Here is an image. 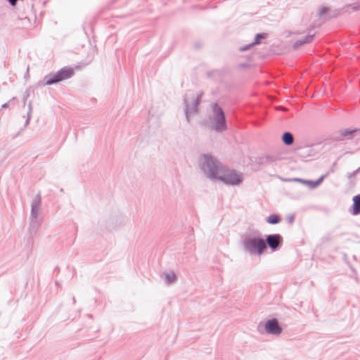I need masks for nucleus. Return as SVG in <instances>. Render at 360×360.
Wrapping results in <instances>:
<instances>
[{"mask_svg":"<svg viewBox=\"0 0 360 360\" xmlns=\"http://www.w3.org/2000/svg\"><path fill=\"white\" fill-rule=\"evenodd\" d=\"M202 157L200 169L208 179L233 186H238L243 181L242 172L223 165L210 154H203Z\"/></svg>","mask_w":360,"mask_h":360,"instance_id":"1","label":"nucleus"},{"mask_svg":"<svg viewBox=\"0 0 360 360\" xmlns=\"http://www.w3.org/2000/svg\"><path fill=\"white\" fill-rule=\"evenodd\" d=\"M244 250L250 255H261L266 250V245L259 233L247 235L242 241Z\"/></svg>","mask_w":360,"mask_h":360,"instance_id":"2","label":"nucleus"},{"mask_svg":"<svg viewBox=\"0 0 360 360\" xmlns=\"http://www.w3.org/2000/svg\"><path fill=\"white\" fill-rule=\"evenodd\" d=\"M75 75L74 69L70 66H65L56 72H51L44 76L42 81L39 82L41 86H50L68 79Z\"/></svg>","mask_w":360,"mask_h":360,"instance_id":"3","label":"nucleus"},{"mask_svg":"<svg viewBox=\"0 0 360 360\" xmlns=\"http://www.w3.org/2000/svg\"><path fill=\"white\" fill-rule=\"evenodd\" d=\"M212 112L210 119V128L216 132H223L227 129V121L225 112L218 103L211 104Z\"/></svg>","mask_w":360,"mask_h":360,"instance_id":"4","label":"nucleus"},{"mask_svg":"<svg viewBox=\"0 0 360 360\" xmlns=\"http://www.w3.org/2000/svg\"><path fill=\"white\" fill-rule=\"evenodd\" d=\"M264 241L266 248L269 247L272 252H276L282 247L283 239L281 234L273 233L266 235Z\"/></svg>","mask_w":360,"mask_h":360,"instance_id":"5","label":"nucleus"},{"mask_svg":"<svg viewBox=\"0 0 360 360\" xmlns=\"http://www.w3.org/2000/svg\"><path fill=\"white\" fill-rule=\"evenodd\" d=\"M264 328L268 335L277 336L283 332V328L276 318L268 319L264 324Z\"/></svg>","mask_w":360,"mask_h":360,"instance_id":"6","label":"nucleus"},{"mask_svg":"<svg viewBox=\"0 0 360 360\" xmlns=\"http://www.w3.org/2000/svg\"><path fill=\"white\" fill-rule=\"evenodd\" d=\"M202 92L198 94L194 98L191 105L188 103L186 96L184 97V108H188L189 111L193 114H196L199 111V106L202 101Z\"/></svg>","mask_w":360,"mask_h":360,"instance_id":"7","label":"nucleus"},{"mask_svg":"<svg viewBox=\"0 0 360 360\" xmlns=\"http://www.w3.org/2000/svg\"><path fill=\"white\" fill-rule=\"evenodd\" d=\"M360 131L359 128L342 129L338 131L339 136L336 137L337 141L352 140L354 133Z\"/></svg>","mask_w":360,"mask_h":360,"instance_id":"8","label":"nucleus"},{"mask_svg":"<svg viewBox=\"0 0 360 360\" xmlns=\"http://www.w3.org/2000/svg\"><path fill=\"white\" fill-rule=\"evenodd\" d=\"M314 37H315V33L311 34H309L304 36V37H302L300 39H297L292 44L293 50H297L301 46H302L305 44H309L311 43L312 41L314 40Z\"/></svg>","mask_w":360,"mask_h":360,"instance_id":"9","label":"nucleus"},{"mask_svg":"<svg viewBox=\"0 0 360 360\" xmlns=\"http://www.w3.org/2000/svg\"><path fill=\"white\" fill-rule=\"evenodd\" d=\"M40 226V221L38 219H31L28 233L29 238L28 242H30V239L32 240L34 236L37 233L38 229Z\"/></svg>","mask_w":360,"mask_h":360,"instance_id":"10","label":"nucleus"},{"mask_svg":"<svg viewBox=\"0 0 360 360\" xmlns=\"http://www.w3.org/2000/svg\"><path fill=\"white\" fill-rule=\"evenodd\" d=\"M329 175V172H326L325 174L321 175L316 180H304L303 184L308 186L309 188L314 189L317 188L323 181V179Z\"/></svg>","mask_w":360,"mask_h":360,"instance_id":"11","label":"nucleus"},{"mask_svg":"<svg viewBox=\"0 0 360 360\" xmlns=\"http://www.w3.org/2000/svg\"><path fill=\"white\" fill-rule=\"evenodd\" d=\"M352 205L350 208V212L352 215H358L360 214V194L356 195L352 198Z\"/></svg>","mask_w":360,"mask_h":360,"instance_id":"12","label":"nucleus"},{"mask_svg":"<svg viewBox=\"0 0 360 360\" xmlns=\"http://www.w3.org/2000/svg\"><path fill=\"white\" fill-rule=\"evenodd\" d=\"M278 160L276 155H266L262 157H259L257 159V163L261 165H266L270 163L274 162Z\"/></svg>","mask_w":360,"mask_h":360,"instance_id":"13","label":"nucleus"},{"mask_svg":"<svg viewBox=\"0 0 360 360\" xmlns=\"http://www.w3.org/2000/svg\"><path fill=\"white\" fill-rule=\"evenodd\" d=\"M281 141L285 146H290L294 143L295 138L290 131H285L281 135Z\"/></svg>","mask_w":360,"mask_h":360,"instance_id":"14","label":"nucleus"},{"mask_svg":"<svg viewBox=\"0 0 360 360\" xmlns=\"http://www.w3.org/2000/svg\"><path fill=\"white\" fill-rule=\"evenodd\" d=\"M360 3H353L348 4L341 9L342 13H351L352 12H356L360 10Z\"/></svg>","mask_w":360,"mask_h":360,"instance_id":"15","label":"nucleus"},{"mask_svg":"<svg viewBox=\"0 0 360 360\" xmlns=\"http://www.w3.org/2000/svg\"><path fill=\"white\" fill-rule=\"evenodd\" d=\"M266 221L269 224L276 225L281 221V217L278 214H271L266 217Z\"/></svg>","mask_w":360,"mask_h":360,"instance_id":"16","label":"nucleus"},{"mask_svg":"<svg viewBox=\"0 0 360 360\" xmlns=\"http://www.w3.org/2000/svg\"><path fill=\"white\" fill-rule=\"evenodd\" d=\"M164 276L165 281L167 284H172L174 283L177 279L176 276L174 271L165 272L164 273Z\"/></svg>","mask_w":360,"mask_h":360,"instance_id":"17","label":"nucleus"},{"mask_svg":"<svg viewBox=\"0 0 360 360\" xmlns=\"http://www.w3.org/2000/svg\"><path fill=\"white\" fill-rule=\"evenodd\" d=\"M268 37V34L265 32L257 33L255 36V39L253 40V44L255 46L259 45L262 44V41Z\"/></svg>","mask_w":360,"mask_h":360,"instance_id":"18","label":"nucleus"},{"mask_svg":"<svg viewBox=\"0 0 360 360\" xmlns=\"http://www.w3.org/2000/svg\"><path fill=\"white\" fill-rule=\"evenodd\" d=\"M41 203V195L40 194H37L32 201L31 207L40 208Z\"/></svg>","mask_w":360,"mask_h":360,"instance_id":"19","label":"nucleus"},{"mask_svg":"<svg viewBox=\"0 0 360 360\" xmlns=\"http://www.w3.org/2000/svg\"><path fill=\"white\" fill-rule=\"evenodd\" d=\"M333 232L326 233L321 238L322 243H327L333 238Z\"/></svg>","mask_w":360,"mask_h":360,"instance_id":"20","label":"nucleus"},{"mask_svg":"<svg viewBox=\"0 0 360 360\" xmlns=\"http://www.w3.org/2000/svg\"><path fill=\"white\" fill-rule=\"evenodd\" d=\"M39 208L31 207V219H38Z\"/></svg>","mask_w":360,"mask_h":360,"instance_id":"21","label":"nucleus"},{"mask_svg":"<svg viewBox=\"0 0 360 360\" xmlns=\"http://www.w3.org/2000/svg\"><path fill=\"white\" fill-rule=\"evenodd\" d=\"M255 46V44H253V42H251L248 44H246L245 46H240L238 50L240 51V52H244V51H246L250 49H252V47Z\"/></svg>","mask_w":360,"mask_h":360,"instance_id":"22","label":"nucleus"},{"mask_svg":"<svg viewBox=\"0 0 360 360\" xmlns=\"http://www.w3.org/2000/svg\"><path fill=\"white\" fill-rule=\"evenodd\" d=\"M328 12H329L328 8L326 6H323V7L320 8V9L319 10V17H323L325 15H326L327 13H328Z\"/></svg>","mask_w":360,"mask_h":360,"instance_id":"23","label":"nucleus"},{"mask_svg":"<svg viewBox=\"0 0 360 360\" xmlns=\"http://www.w3.org/2000/svg\"><path fill=\"white\" fill-rule=\"evenodd\" d=\"M184 113L186 121L189 123L191 122V115L194 114L191 112L188 108H184Z\"/></svg>","mask_w":360,"mask_h":360,"instance_id":"24","label":"nucleus"},{"mask_svg":"<svg viewBox=\"0 0 360 360\" xmlns=\"http://www.w3.org/2000/svg\"><path fill=\"white\" fill-rule=\"evenodd\" d=\"M359 172H360V167L354 171L353 172L348 173L347 177H348V179H352V178L354 177Z\"/></svg>","mask_w":360,"mask_h":360,"instance_id":"25","label":"nucleus"},{"mask_svg":"<svg viewBox=\"0 0 360 360\" xmlns=\"http://www.w3.org/2000/svg\"><path fill=\"white\" fill-rule=\"evenodd\" d=\"M16 100V97H13L11 100H9L7 103H4L2 105H1V108L4 109V108H8L9 106V104L10 103H12L14 101Z\"/></svg>","mask_w":360,"mask_h":360,"instance_id":"26","label":"nucleus"},{"mask_svg":"<svg viewBox=\"0 0 360 360\" xmlns=\"http://www.w3.org/2000/svg\"><path fill=\"white\" fill-rule=\"evenodd\" d=\"M286 219L289 224H292L295 221V214H291L288 215Z\"/></svg>","mask_w":360,"mask_h":360,"instance_id":"27","label":"nucleus"},{"mask_svg":"<svg viewBox=\"0 0 360 360\" xmlns=\"http://www.w3.org/2000/svg\"><path fill=\"white\" fill-rule=\"evenodd\" d=\"M305 179H300V178H294L292 179H290L289 181H297V182H301L303 184V181H304Z\"/></svg>","mask_w":360,"mask_h":360,"instance_id":"28","label":"nucleus"},{"mask_svg":"<svg viewBox=\"0 0 360 360\" xmlns=\"http://www.w3.org/2000/svg\"><path fill=\"white\" fill-rule=\"evenodd\" d=\"M31 112H32V104H31V102H30V103H29V104H28V112H27V115H31Z\"/></svg>","mask_w":360,"mask_h":360,"instance_id":"29","label":"nucleus"},{"mask_svg":"<svg viewBox=\"0 0 360 360\" xmlns=\"http://www.w3.org/2000/svg\"><path fill=\"white\" fill-rule=\"evenodd\" d=\"M30 118H31V115H27V117L25 120V125L27 126V124H29L30 123Z\"/></svg>","mask_w":360,"mask_h":360,"instance_id":"30","label":"nucleus"},{"mask_svg":"<svg viewBox=\"0 0 360 360\" xmlns=\"http://www.w3.org/2000/svg\"><path fill=\"white\" fill-rule=\"evenodd\" d=\"M201 46H201V44H200V42H195V43L194 44V47H195L196 49H200V48H201Z\"/></svg>","mask_w":360,"mask_h":360,"instance_id":"31","label":"nucleus"},{"mask_svg":"<svg viewBox=\"0 0 360 360\" xmlns=\"http://www.w3.org/2000/svg\"><path fill=\"white\" fill-rule=\"evenodd\" d=\"M339 14H340V11H334V13L333 15H331L330 17L335 18V17H337Z\"/></svg>","mask_w":360,"mask_h":360,"instance_id":"32","label":"nucleus"},{"mask_svg":"<svg viewBox=\"0 0 360 360\" xmlns=\"http://www.w3.org/2000/svg\"><path fill=\"white\" fill-rule=\"evenodd\" d=\"M335 163H333V166L331 167L330 169L328 172H329V174H330V173H333V172H334V167H335Z\"/></svg>","mask_w":360,"mask_h":360,"instance_id":"33","label":"nucleus"},{"mask_svg":"<svg viewBox=\"0 0 360 360\" xmlns=\"http://www.w3.org/2000/svg\"><path fill=\"white\" fill-rule=\"evenodd\" d=\"M348 265H349L350 269L352 270V271L354 272V273H356L355 269L349 263H348Z\"/></svg>","mask_w":360,"mask_h":360,"instance_id":"34","label":"nucleus"},{"mask_svg":"<svg viewBox=\"0 0 360 360\" xmlns=\"http://www.w3.org/2000/svg\"><path fill=\"white\" fill-rule=\"evenodd\" d=\"M72 302H73V304H75V302H76V300H75V297H72Z\"/></svg>","mask_w":360,"mask_h":360,"instance_id":"35","label":"nucleus"},{"mask_svg":"<svg viewBox=\"0 0 360 360\" xmlns=\"http://www.w3.org/2000/svg\"><path fill=\"white\" fill-rule=\"evenodd\" d=\"M26 99H27V97H25V98H24V104H25Z\"/></svg>","mask_w":360,"mask_h":360,"instance_id":"36","label":"nucleus"},{"mask_svg":"<svg viewBox=\"0 0 360 360\" xmlns=\"http://www.w3.org/2000/svg\"><path fill=\"white\" fill-rule=\"evenodd\" d=\"M261 326H262V323H260L259 324V326H258V328H261Z\"/></svg>","mask_w":360,"mask_h":360,"instance_id":"37","label":"nucleus"},{"mask_svg":"<svg viewBox=\"0 0 360 360\" xmlns=\"http://www.w3.org/2000/svg\"><path fill=\"white\" fill-rule=\"evenodd\" d=\"M88 316H89V318H91V319L92 318V314H89Z\"/></svg>","mask_w":360,"mask_h":360,"instance_id":"38","label":"nucleus"},{"mask_svg":"<svg viewBox=\"0 0 360 360\" xmlns=\"http://www.w3.org/2000/svg\"><path fill=\"white\" fill-rule=\"evenodd\" d=\"M60 192H63V188H60Z\"/></svg>","mask_w":360,"mask_h":360,"instance_id":"39","label":"nucleus"}]
</instances>
